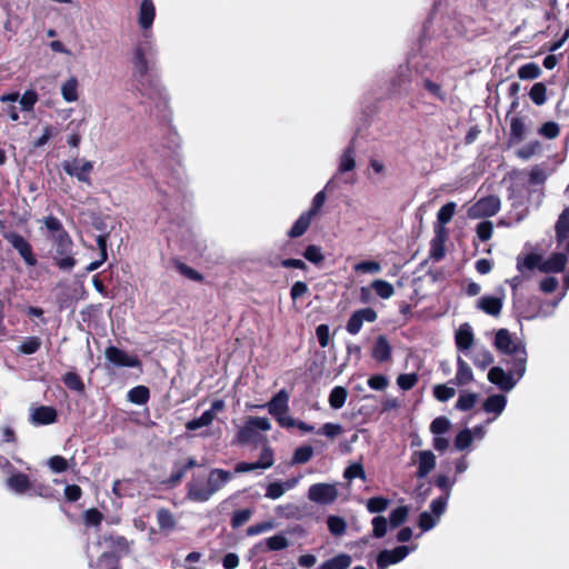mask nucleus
<instances>
[{
    "label": "nucleus",
    "mask_w": 569,
    "mask_h": 569,
    "mask_svg": "<svg viewBox=\"0 0 569 569\" xmlns=\"http://www.w3.org/2000/svg\"><path fill=\"white\" fill-rule=\"evenodd\" d=\"M103 520V515L96 508L88 509L84 512V523L87 526L98 527Z\"/></svg>",
    "instance_id": "4d7b16f0"
},
{
    "label": "nucleus",
    "mask_w": 569,
    "mask_h": 569,
    "mask_svg": "<svg viewBox=\"0 0 569 569\" xmlns=\"http://www.w3.org/2000/svg\"><path fill=\"white\" fill-rule=\"evenodd\" d=\"M303 257L315 264L321 263L325 259L321 248L316 244L308 246L303 252Z\"/></svg>",
    "instance_id": "ea45409f"
},
{
    "label": "nucleus",
    "mask_w": 569,
    "mask_h": 569,
    "mask_svg": "<svg viewBox=\"0 0 569 569\" xmlns=\"http://www.w3.org/2000/svg\"><path fill=\"white\" fill-rule=\"evenodd\" d=\"M106 358L119 367L134 368L140 365L137 357L127 353L126 351L116 347H109L106 349Z\"/></svg>",
    "instance_id": "9b49d317"
},
{
    "label": "nucleus",
    "mask_w": 569,
    "mask_h": 569,
    "mask_svg": "<svg viewBox=\"0 0 569 569\" xmlns=\"http://www.w3.org/2000/svg\"><path fill=\"white\" fill-rule=\"evenodd\" d=\"M569 233V208L565 209L556 223V236L558 242L567 238Z\"/></svg>",
    "instance_id": "a878e982"
},
{
    "label": "nucleus",
    "mask_w": 569,
    "mask_h": 569,
    "mask_svg": "<svg viewBox=\"0 0 569 569\" xmlns=\"http://www.w3.org/2000/svg\"><path fill=\"white\" fill-rule=\"evenodd\" d=\"M372 535L376 538H382L387 533L388 520L382 516L372 519Z\"/></svg>",
    "instance_id": "a18cd8bd"
},
{
    "label": "nucleus",
    "mask_w": 569,
    "mask_h": 569,
    "mask_svg": "<svg viewBox=\"0 0 569 569\" xmlns=\"http://www.w3.org/2000/svg\"><path fill=\"white\" fill-rule=\"evenodd\" d=\"M43 223L47 227V229L52 233V237L54 234H60V233L66 232L61 222L56 217L50 216V217L44 218Z\"/></svg>",
    "instance_id": "e2e57ef3"
},
{
    "label": "nucleus",
    "mask_w": 569,
    "mask_h": 569,
    "mask_svg": "<svg viewBox=\"0 0 569 569\" xmlns=\"http://www.w3.org/2000/svg\"><path fill=\"white\" fill-rule=\"evenodd\" d=\"M473 380L471 367L460 356L457 358V373L453 382L458 386H466Z\"/></svg>",
    "instance_id": "f3484780"
},
{
    "label": "nucleus",
    "mask_w": 569,
    "mask_h": 569,
    "mask_svg": "<svg viewBox=\"0 0 569 569\" xmlns=\"http://www.w3.org/2000/svg\"><path fill=\"white\" fill-rule=\"evenodd\" d=\"M512 206L515 207L516 213L515 217L510 219V221L507 222V224H510L511 221H520L523 219V217L527 214V208L525 206L523 196H517L513 201Z\"/></svg>",
    "instance_id": "864d4df0"
},
{
    "label": "nucleus",
    "mask_w": 569,
    "mask_h": 569,
    "mask_svg": "<svg viewBox=\"0 0 569 569\" xmlns=\"http://www.w3.org/2000/svg\"><path fill=\"white\" fill-rule=\"evenodd\" d=\"M286 492V487L282 482H272L267 487L266 497L269 499H278Z\"/></svg>",
    "instance_id": "69168bd1"
},
{
    "label": "nucleus",
    "mask_w": 569,
    "mask_h": 569,
    "mask_svg": "<svg viewBox=\"0 0 569 569\" xmlns=\"http://www.w3.org/2000/svg\"><path fill=\"white\" fill-rule=\"evenodd\" d=\"M61 96L69 103L79 99V81L76 77H70L61 84Z\"/></svg>",
    "instance_id": "aec40b11"
},
{
    "label": "nucleus",
    "mask_w": 569,
    "mask_h": 569,
    "mask_svg": "<svg viewBox=\"0 0 569 569\" xmlns=\"http://www.w3.org/2000/svg\"><path fill=\"white\" fill-rule=\"evenodd\" d=\"M52 240L54 246L53 254H64L67 252H72L73 243L70 236L67 232L54 234Z\"/></svg>",
    "instance_id": "4be33fe9"
},
{
    "label": "nucleus",
    "mask_w": 569,
    "mask_h": 569,
    "mask_svg": "<svg viewBox=\"0 0 569 569\" xmlns=\"http://www.w3.org/2000/svg\"><path fill=\"white\" fill-rule=\"evenodd\" d=\"M64 385L76 391H82L83 390V383L80 379V377L74 372H68L62 378Z\"/></svg>",
    "instance_id": "bf43d9fd"
},
{
    "label": "nucleus",
    "mask_w": 569,
    "mask_h": 569,
    "mask_svg": "<svg viewBox=\"0 0 569 569\" xmlns=\"http://www.w3.org/2000/svg\"><path fill=\"white\" fill-rule=\"evenodd\" d=\"M418 381V376L416 373H403L398 376L397 385L402 390H410L416 386Z\"/></svg>",
    "instance_id": "6e6d98bb"
},
{
    "label": "nucleus",
    "mask_w": 569,
    "mask_h": 569,
    "mask_svg": "<svg viewBox=\"0 0 569 569\" xmlns=\"http://www.w3.org/2000/svg\"><path fill=\"white\" fill-rule=\"evenodd\" d=\"M348 391L343 387H335L329 395V405L333 409H340L345 406Z\"/></svg>",
    "instance_id": "c756f323"
},
{
    "label": "nucleus",
    "mask_w": 569,
    "mask_h": 569,
    "mask_svg": "<svg viewBox=\"0 0 569 569\" xmlns=\"http://www.w3.org/2000/svg\"><path fill=\"white\" fill-rule=\"evenodd\" d=\"M313 449L309 446L300 447L296 449L293 455V461L296 463H305L311 459Z\"/></svg>",
    "instance_id": "680f3d73"
},
{
    "label": "nucleus",
    "mask_w": 569,
    "mask_h": 569,
    "mask_svg": "<svg viewBox=\"0 0 569 569\" xmlns=\"http://www.w3.org/2000/svg\"><path fill=\"white\" fill-rule=\"evenodd\" d=\"M353 269L357 272L378 273L381 271V264L377 261H360Z\"/></svg>",
    "instance_id": "5fc2aeb1"
},
{
    "label": "nucleus",
    "mask_w": 569,
    "mask_h": 569,
    "mask_svg": "<svg viewBox=\"0 0 569 569\" xmlns=\"http://www.w3.org/2000/svg\"><path fill=\"white\" fill-rule=\"evenodd\" d=\"M456 345L459 351L467 352L473 345L475 337L469 323L461 325L456 331Z\"/></svg>",
    "instance_id": "4468645a"
},
{
    "label": "nucleus",
    "mask_w": 569,
    "mask_h": 569,
    "mask_svg": "<svg viewBox=\"0 0 569 569\" xmlns=\"http://www.w3.org/2000/svg\"><path fill=\"white\" fill-rule=\"evenodd\" d=\"M473 441L472 432L469 429H463L460 431L455 440V447L458 450H465L471 446Z\"/></svg>",
    "instance_id": "79ce46f5"
},
{
    "label": "nucleus",
    "mask_w": 569,
    "mask_h": 569,
    "mask_svg": "<svg viewBox=\"0 0 569 569\" xmlns=\"http://www.w3.org/2000/svg\"><path fill=\"white\" fill-rule=\"evenodd\" d=\"M319 432L330 439H335L343 432V428L339 423L328 422L322 426Z\"/></svg>",
    "instance_id": "052dcab7"
},
{
    "label": "nucleus",
    "mask_w": 569,
    "mask_h": 569,
    "mask_svg": "<svg viewBox=\"0 0 569 569\" xmlns=\"http://www.w3.org/2000/svg\"><path fill=\"white\" fill-rule=\"evenodd\" d=\"M478 396L476 393L463 392L460 395L456 402V408L461 411L470 410L477 402Z\"/></svg>",
    "instance_id": "58836bf2"
},
{
    "label": "nucleus",
    "mask_w": 569,
    "mask_h": 569,
    "mask_svg": "<svg viewBox=\"0 0 569 569\" xmlns=\"http://www.w3.org/2000/svg\"><path fill=\"white\" fill-rule=\"evenodd\" d=\"M41 340L38 337L27 338L19 347L20 352L24 355H32L39 350Z\"/></svg>",
    "instance_id": "de8ad7c7"
},
{
    "label": "nucleus",
    "mask_w": 569,
    "mask_h": 569,
    "mask_svg": "<svg viewBox=\"0 0 569 569\" xmlns=\"http://www.w3.org/2000/svg\"><path fill=\"white\" fill-rule=\"evenodd\" d=\"M351 565V557L340 553L319 566L318 569H348Z\"/></svg>",
    "instance_id": "5701e85b"
},
{
    "label": "nucleus",
    "mask_w": 569,
    "mask_h": 569,
    "mask_svg": "<svg viewBox=\"0 0 569 569\" xmlns=\"http://www.w3.org/2000/svg\"><path fill=\"white\" fill-rule=\"evenodd\" d=\"M368 386L373 390H385L389 386V380L383 375H375L369 378Z\"/></svg>",
    "instance_id": "0e129e2a"
},
{
    "label": "nucleus",
    "mask_w": 569,
    "mask_h": 569,
    "mask_svg": "<svg viewBox=\"0 0 569 569\" xmlns=\"http://www.w3.org/2000/svg\"><path fill=\"white\" fill-rule=\"evenodd\" d=\"M493 360L495 358L492 353L485 348H478L472 356L475 366L482 370L488 368L493 362Z\"/></svg>",
    "instance_id": "393cba45"
},
{
    "label": "nucleus",
    "mask_w": 569,
    "mask_h": 569,
    "mask_svg": "<svg viewBox=\"0 0 569 569\" xmlns=\"http://www.w3.org/2000/svg\"><path fill=\"white\" fill-rule=\"evenodd\" d=\"M539 133L548 139H555L559 136L560 128H559L558 123H556L553 121H549V122L543 123L540 127Z\"/></svg>",
    "instance_id": "13d9d810"
},
{
    "label": "nucleus",
    "mask_w": 569,
    "mask_h": 569,
    "mask_svg": "<svg viewBox=\"0 0 569 569\" xmlns=\"http://www.w3.org/2000/svg\"><path fill=\"white\" fill-rule=\"evenodd\" d=\"M456 203L455 202H448L445 206L440 208L437 214L438 222L441 224V227L438 230V233H443L445 229L443 226L447 224L453 217L456 211Z\"/></svg>",
    "instance_id": "cd10ccee"
},
{
    "label": "nucleus",
    "mask_w": 569,
    "mask_h": 569,
    "mask_svg": "<svg viewBox=\"0 0 569 569\" xmlns=\"http://www.w3.org/2000/svg\"><path fill=\"white\" fill-rule=\"evenodd\" d=\"M343 477L348 480H352L355 478L366 480V471L360 462H353L346 468Z\"/></svg>",
    "instance_id": "a19ab883"
},
{
    "label": "nucleus",
    "mask_w": 569,
    "mask_h": 569,
    "mask_svg": "<svg viewBox=\"0 0 569 569\" xmlns=\"http://www.w3.org/2000/svg\"><path fill=\"white\" fill-rule=\"evenodd\" d=\"M449 428L450 421L446 417H438L430 425V431L436 436H440L447 432Z\"/></svg>",
    "instance_id": "09e8293b"
},
{
    "label": "nucleus",
    "mask_w": 569,
    "mask_h": 569,
    "mask_svg": "<svg viewBox=\"0 0 569 569\" xmlns=\"http://www.w3.org/2000/svg\"><path fill=\"white\" fill-rule=\"evenodd\" d=\"M356 168V153L355 150L349 147L340 157L339 160V172L345 173Z\"/></svg>",
    "instance_id": "bb28decb"
},
{
    "label": "nucleus",
    "mask_w": 569,
    "mask_h": 569,
    "mask_svg": "<svg viewBox=\"0 0 569 569\" xmlns=\"http://www.w3.org/2000/svg\"><path fill=\"white\" fill-rule=\"evenodd\" d=\"M339 497L337 483L318 482L309 487L308 499L318 505H331Z\"/></svg>",
    "instance_id": "0eeeda50"
},
{
    "label": "nucleus",
    "mask_w": 569,
    "mask_h": 569,
    "mask_svg": "<svg viewBox=\"0 0 569 569\" xmlns=\"http://www.w3.org/2000/svg\"><path fill=\"white\" fill-rule=\"evenodd\" d=\"M526 126L519 118H513L510 122V136L513 140H521L525 136Z\"/></svg>",
    "instance_id": "603ef678"
},
{
    "label": "nucleus",
    "mask_w": 569,
    "mask_h": 569,
    "mask_svg": "<svg viewBox=\"0 0 569 569\" xmlns=\"http://www.w3.org/2000/svg\"><path fill=\"white\" fill-rule=\"evenodd\" d=\"M477 306L488 315H498V299L495 297H482L478 300Z\"/></svg>",
    "instance_id": "c9c22d12"
},
{
    "label": "nucleus",
    "mask_w": 569,
    "mask_h": 569,
    "mask_svg": "<svg viewBox=\"0 0 569 569\" xmlns=\"http://www.w3.org/2000/svg\"><path fill=\"white\" fill-rule=\"evenodd\" d=\"M371 288L381 299H389L395 295L393 286L382 279H377L371 282Z\"/></svg>",
    "instance_id": "c85d7f7f"
},
{
    "label": "nucleus",
    "mask_w": 569,
    "mask_h": 569,
    "mask_svg": "<svg viewBox=\"0 0 569 569\" xmlns=\"http://www.w3.org/2000/svg\"><path fill=\"white\" fill-rule=\"evenodd\" d=\"M439 520L440 518H438L436 515L429 511H423L419 517V527L422 529V531H428L432 529Z\"/></svg>",
    "instance_id": "49530a36"
},
{
    "label": "nucleus",
    "mask_w": 569,
    "mask_h": 569,
    "mask_svg": "<svg viewBox=\"0 0 569 569\" xmlns=\"http://www.w3.org/2000/svg\"><path fill=\"white\" fill-rule=\"evenodd\" d=\"M156 53V44L151 34H143L131 52L132 78L136 90L143 98L154 100L162 93V87L154 74L151 73L152 57Z\"/></svg>",
    "instance_id": "f257e3e1"
},
{
    "label": "nucleus",
    "mask_w": 569,
    "mask_h": 569,
    "mask_svg": "<svg viewBox=\"0 0 569 569\" xmlns=\"http://www.w3.org/2000/svg\"><path fill=\"white\" fill-rule=\"evenodd\" d=\"M415 548L399 546L391 550H382L377 556V566L379 569H387L391 565L402 561Z\"/></svg>",
    "instance_id": "1a4fd4ad"
},
{
    "label": "nucleus",
    "mask_w": 569,
    "mask_h": 569,
    "mask_svg": "<svg viewBox=\"0 0 569 569\" xmlns=\"http://www.w3.org/2000/svg\"><path fill=\"white\" fill-rule=\"evenodd\" d=\"M269 413L278 419L289 411V393L282 389L266 405Z\"/></svg>",
    "instance_id": "ddd939ff"
},
{
    "label": "nucleus",
    "mask_w": 569,
    "mask_h": 569,
    "mask_svg": "<svg viewBox=\"0 0 569 569\" xmlns=\"http://www.w3.org/2000/svg\"><path fill=\"white\" fill-rule=\"evenodd\" d=\"M455 395H456V390L446 385H437L433 388V396L439 401H442V402L451 399L452 397H455Z\"/></svg>",
    "instance_id": "3c124183"
},
{
    "label": "nucleus",
    "mask_w": 569,
    "mask_h": 569,
    "mask_svg": "<svg viewBox=\"0 0 569 569\" xmlns=\"http://www.w3.org/2000/svg\"><path fill=\"white\" fill-rule=\"evenodd\" d=\"M372 358L379 362L388 361L391 357V346L385 336H379L372 349Z\"/></svg>",
    "instance_id": "a211bd4d"
},
{
    "label": "nucleus",
    "mask_w": 569,
    "mask_h": 569,
    "mask_svg": "<svg viewBox=\"0 0 569 569\" xmlns=\"http://www.w3.org/2000/svg\"><path fill=\"white\" fill-rule=\"evenodd\" d=\"M541 151V143L539 141H531L520 149L517 150V156L521 158L522 160H528L535 154L539 153Z\"/></svg>",
    "instance_id": "f704fd0d"
},
{
    "label": "nucleus",
    "mask_w": 569,
    "mask_h": 569,
    "mask_svg": "<svg viewBox=\"0 0 569 569\" xmlns=\"http://www.w3.org/2000/svg\"><path fill=\"white\" fill-rule=\"evenodd\" d=\"M128 400L134 405H144L149 400V389L144 386H137L130 389Z\"/></svg>",
    "instance_id": "7c9ffc66"
},
{
    "label": "nucleus",
    "mask_w": 569,
    "mask_h": 569,
    "mask_svg": "<svg viewBox=\"0 0 569 569\" xmlns=\"http://www.w3.org/2000/svg\"><path fill=\"white\" fill-rule=\"evenodd\" d=\"M497 209V202L493 198H485L479 200L469 210L470 217H478L480 214H493Z\"/></svg>",
    "instance_id": "412c9836"
},
{
    "label": "nucleus",
    "mask_w": 569,
    "mask_h": 569,
    "mask_svg": "<svg viewBox=\"0 0 569 569\" xmlns=\"http://www.w3.org/2000/svg\"><path fill=\"white\" fill-rule=\"evenodd\" d=\"M157 521L160 530L162 531H172L176 528V519L172 512L168 509H159L157 511Z\"/></svg>",
    "instance_id": "b1692460"
},
{
    "label": "nucleus",
    "mask_w": 569,
    "mask_h": 569,
    "mask_svg": "<svg viewBox=\"0 0 569 569\" xmlns=\"http://www.w3.org/2000/svg\"><path fill=\"white\" fill-rule=\"evenodd\" d=\"M518 76L522 80L537 79L541 76V69L537 63L529 62L519 68Z\"/></svg>",
    "instance_id": "473e14b6"
},
{
    "label": "nucleus",
    "mask_w": 569,
    "mask_h": 569,
    "mask_svg": "<svg viewBox=\"0 0 569 569\" xmlns=\"http://www.w3.org/2000/svg\"><path fill=\"white\" fill-rule=\"evenodd\" d=\"M53 259H54L56 264L61 270L69 271L76 266V260L72 257V252H67L64 254L63 253L62 254H53Z\"/></svg>",
    "instance_id": "37998d69"
},
{
    "label": "nucleus",
    "mask_w": 569,
    "mask_h": 569,
    "mask_svg": "<svg viewBox=\"0 0 569 569\" xmlns=\"http://www.w3.org/2000/svg\"><path fill=\"white\" fill-rule=\"evenodd\" d=\"M31 422L33 425H50L57 419V411L52 407L41 406L32 409Z\"/></svg>",
    "instance_id": "2eb2a0df"
},
{
    "label": "nucleus",
    "mask_w": 569,
    "mask_h": 569,
    "mask_svg": "<svg viewBox=\"0 0 569 569\" xmlns=\"http://www.w3.org/2000/svg\"><path fill=\"white\" fill-rule=\"evenodd\" d=\"M63 169L69 176L77 178L79 181L89 183L93 163L89 160L77 158L66 161Z\"/></svg>",
    "instance_id": "6e6552de"
},
{
    "label": "nucleus",
    "mask_w": 569,
    "mask_h": 569,
    "mask_svg": "<svg viewBox=\"0 0 569 569\" xmlns=\"http://www.w3.org/2000/svg\"><path fill=\"white\" fill-rule=\"evenodd\" d=\"M7 489L14 495H34L47 497V487L33 483L30 478L22 472H12L6 479Z\"/></svg>",
    "instance_id": "39448f33"
},
{
    "label": "nucleus",
    "mask_w": 569,
    "mask_h": 569,
    "mask_svg": "<svg viewBox=\"0 0 569 569\" xmlns=\"http://www.w3.org/2000/svg\"><path fill=\"white\" fill-rule=\"evenodd\" d=\"M38 100V96L34 91H26L20 98L19 102L23 110H31Z\"/></svg>",
    "instance_id": "338daca9"
},
{
    "label": "nucleus",
    "mask_w": 569,
    "mask_h": 569,
    "mask_svg": "<svg viewBox=\"0 0 569 569\" xmlns=\"http://www.w3.org/2000/svg\"><path fill=\"white\" fill-rule=\"evenodd\" d=\"M156 19V7L152 0H141L138 11V26L143 34H151V28Z\"/></svg>",
    "instance_id": "9d476101"
},
{
    "label": "nucleus",
    "mask_w": 569,
    "mask_h": 569,
    "mask_svg": "<svg viewBox=\"0 0 569 569\" xmlns=\"http://www.w3.org/2000/svg\"><path fill=\"white\" fill-rule=\"evenodd\" d=\"M527 352L522 340L500 329V391H510L526 371Z\"/></svg>",
    "instance_id": "f03ea898"
},
{
    "label": "nucleus",
    "mask_w": 569,
    "mask_h": 569,
    "mask_svg": "<svg viewBox=\"0 0 569 569\" xmlns=\"http://www.w3.org/2000/svg\"><path fill=\"white\" fill-rule=\"evenodd\" d=\"M531 101L537 106H542L547 101V87L542 82H537L529 92Z\"/></svg>",
    "instance_id": "2f4dec72"
},
{
    "label": "nucleus",
    "mask_w": 569,
    "mask_h": 569,
    "mask_svg": "<svg viewBox=\"0 0 569 569\" xmlns=\"http://www.w3.org/2000/svg\"><path fill=\"white\" fill-rule=\"evenodd\" d=\"M7 239L11 246L20 253L27 264H36L37 260L32 253L31 246L22 236L18 233H10L7 236Z\"/></svg>",
    "instance_id": "f8f14e48"
},
{
    "label": "nucleus",
    "mask_w": 569,
    "mask_h": 569,
    "mask_svg": "<svg viewBox=\"0 0 569 569\" xmlns=\"http://www.w3.org/2000/svg\"><path fill=\"white\" fill-rule=\"evenodd\" d=\"M327 523L329 531L335 536L343 535L347 528L346 521L338 516H329Z\"/></svg>",
    "instance_id": "e433bc0d"
},
{
    "label": "nucleus",
    "mask_w": 569,
    "mask_h": 569,
    "mask_svg": "<svg viewBox=\"0 0 569 569\" xmlns=\"http://www.w3.org/2000/svg\"><path fill=\"white\" fill-rule=\"evenodd\" d=\"M232 478V473L223 469H212L207 482L208 489H200L198 485H188V499L197 502L208 501L217 491Z\"/></svg>",
    "instance_id": "7ed1b4c3"
},
{
    "label": "nucleus",
    "mask_w": 569,
    "mask_h": 569,
    "mask_svg": "<svg viewBox=\"0 0 569 569\" xmlns=\"http://www.w3.org/2000/svg\"><path fill=\"white\" fill-rule=\"evenodd\" d=\"M271 429V422L264 417H250L239 429L236 441L239 443H252L259 440L258 431H268Z\"/></svg>",
    "instance_id": "423d86ee"
},
{
    "label": "nucleus",
    "mask_w": 569,
    "mask_h": 569,
    "mask_svg": "<svg viewBox=\"0 0 569 569\" xmlns=\"http://www.w3.org/2000/svg\"><path fill=\"white\" fill-rule=\"evenodd\" d=\"M389 500L382 497H373L367 501V509L371 513L382 512L387 509Z\"/></svg>",
    "instance_id": "c03bdc74"
},
{
    "label": "nucleus",
    "mask_w": 569,
    "mask_h": 569,
    "mask_svg": "<svg viewBox=\"0 0 569 569\" xmlns=\"http://www.w3.org/2000/svg\"><path fill=\"white\" fill-rule=\"evenodd\" d=\"M269 550L278 551L286 549L289 546L288 539L284 536L276 535L266 540Z\"/></svg>",
    "instance_id": "8fccbe9b"
},
{
    "label": "nucleus",
    "mask_w": 569,
    "mask_h": 569,
    "mask_svg": "<svg viewBox=\"0 0 569 569\" xmlns=\"http://www.w3.org/2000/svg\"><path fill=\"white\" fill-rule=\"evenodd\" d=\"M48 466L53 472H62L68 468V461L61 456H53L48 460Z\"/></svg>",
    "instance_id": "774afa93"
},
{
    "label": "nucleus",
    "mask_w": 569,
    "mask_h": 569,
    "mask_svg": "<svg viewBox=\"0 0 569 569\" xmlns=\"http://www.w3.org/2000/svg\"><path fill=\"white\" fill-rule=\"evenodd\" d=\"M213 420L214 417L212 416V413L206 410L199 418L188 421L186 423V428L191 431L197 430L199 428L211 425Z\"/></svg>",
    "instance_id": "72a5a7b5"
},
{
    "label": "nucleus",
    "mask_w": 569,
    "mask_h": 569,
    "mask_svg": "<svg viewBox=\"0 0 569 569\" xmlns=\"http://www.w3.org/2000/svg\"><path fill=\"white\" fill-rule=\"evenodd\" d=\"M418 462V477H426L436 467V456L430 450L415 453Z\"/></svg>",
    "instance_id": "dca6fc26"
},
{
    "label": "nucleus",
    "mask_w": 569,
    "mask_h": 569,
    "mask_svg": "<svg viewBox=\"0 0 569 569\" xmlns=\"http://www.w3.org/2000/svg\"><path fill=\"white\" fill-rule=\"evenodd\" d=\"M313 216L307 211L302 212L288 231L290 238L301 237L310 227Z\"/></svg>",
    "instance_id": "6ab92c4d"
},
{
    "label": "nucleus",
    "mask_w": 569,
    "mask_h": 569,
    "mask_svg": "<svg viewBox=\"0 0 569 569\" xmlns=\"http://www.w3.org/2000/svg\"><path fill=\"white\" fill-rule=\"evenodd\" d=\"M409 515V509L406 506H400L396 509H393L390 513V525L392 528L399 527L401 523H403Z\"/></svg>",
    "instance_id": "4c0bfd02"
},
{
    "label": "nucleus",
    "mask_w": 569,
    "mask_h": 569,
    "mask_svg": "<svg viewBox=\"0 0 569 569\" xmlns=\"http://www.w3.org/2000/svg\"><path fill=\"white\" fill-rule=\"evenodd\" d=\"M567 266V256L561 252L551 254L548 259L542 256L531 253L528 254L522 262H518V268L528 270L539 269L541 272H561Z\"/></svg>",
    "instance_id": "20e7f679"
}]
</instances>
